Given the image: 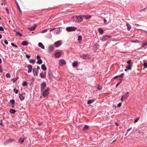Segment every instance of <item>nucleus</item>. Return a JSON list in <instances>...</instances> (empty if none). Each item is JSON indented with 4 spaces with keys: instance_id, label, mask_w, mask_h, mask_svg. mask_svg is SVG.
<instances>
[{
    "instance_id": "obj_1",
    "label": "nucleus",
    "mask_w": 147,
    "mask_h": 147,
    "mask_svg": "<svg viewBox=\"0 0 147 147\" xmlns=\"http://www.w3.org/2000/svg\"><path fill=\"white\" fill-rule=\"evenodd\" d=\"M72 20L75 22H77L82 21L83 19L81 17L79 16H76L75 17L73 18Z\"/></svg>"
},
{
    "instance_id": "obj_2",
    "label": "nucleus",
    "mask_w": 147,
    "mask_h": 147,
    "mask_svg": "<svg viewBox=\"0 0 147 147\" xmlns=\"http://www.w3.org/2000/svg\"><path fill=\"white\" fill-rule=\"evenodd\" d=\"M77 29V28L75 26H68L66 27V30L68 32L75 31Z\"/></svg>"
},
{
    "instance_id": "obj_3",
    "label": "nucleus",
    "mask_w": 147,
    "mask_h": 147,
    "mask_svg": "<svg viewBox=\"0 0 147 147\" xmlns=\"http://www.w3.org/2000/svg\"><path fill=\"white\" fill-rule=\"evenodd\" d=\"M42 92V94L43 96H45L48 95L49 93V90L48 89H45V90H42V91H41Z\"/></svg>"
},
{
    "instance_id": "obj_4",
    "label": "nucleus",
    "mask_w": 147,
    "mask_h": 147,
    "mask_svg": "<svg viewBox=\"0 0 147 147\" xmlns=\"http://www.w3.org/2000/svg\"><path fill=\"white\" fill-rule=\"evenodd\" d=\"M25 94L26 93L24 92H23L21 94H20L19 98L21 101H23L24 99Z\"/></svg>"
},
{
    "instance_id": "obj_5",
    "label": "nucleus",
    "mask_w": 147,
    "mask_h": 147,
    "mask_svg": "<svg viewBox=\"0 0 147 147\" xmlns=\"http://www.w3.org/2000/svg\"><path fill=\"white\" fill-rule=\"evenodd\" d=\"M40 91H42L46 86V83L45 82H43L41 84Z\"/></svg>"
},
{
    "instance_id": "obj_6",
    "label": "nucleus",
    "mask_w": 147,
    "mask_h": 147,
    "mask_svg": "<svg viewBox=\"0 0 147 147\" xmlns=\"http://www.w3.org/2000/svg\"><path fill=\"white\" fill-rule=\"evenodd\" d=\"M80 57L84 59H87L89 58V55L87 54H83L80 55Z\"/></svg>"
},
{
    "instance_id": "obj_7",
    "label": "nucleus",
    "mask_w": 147,
    "mask_h": 147,
    "mask_svg": "<svg viewBox=\"0 0 147 147\" xmlns=\"http://www.w3.org/2000/svg\"><path fill=\"white\" fill-rule=\"evenodd\" d=\"M61 43L60 41H58L55 42L54 43V45L56 47H59L61 45Z\"/></svg>"
},
{
    "instance_id": "obj_8",
    "label": "nucleus",
    "mask_w": 147,
    "mask_h": 147,
    "mask_svg": "<svg viewBox=\"0 0 147 147\" xmlns=\"http://www.w3.org/2000/svg\"><path fill=\"white\" fill-rule=\"evenodd\" d=\"M14 141H15L13 139H11V138L9 140H7V141H6L5 142H4V144L6 145V144H7L12 142H14Z\"/></svg>"
},
{
    "instance_id": "obj_9",
    "label": "nucleus",
    "mask_w": 147,
    "mask_h": 147,
    "mask_svg": "<svg viewBox=\"0 0 147 147\" xmlns=\"http://www.w3.org/2000/svg\"><path fill=\"white\" fill-rule=\"evenodd\" d=\"M54 49V47L52 45H49L48 47V51L49 52H52Z\"/></svg>"
},
{
    "instance_id": "obj_10",
    "label": "nucleus",
    "mask_w": 147,
    "mask_h": 147,
    "mask_svg": "<svg viewBox=\"0 0 147 147\" xmlns=\"http://www.w3.org/2000/svg\"><path fill=\"white\" fill-rule=\"evenodd\" d=\"M27 68L28 69V73H30L32 72V66L31 65L29 64L27 66Z\"/></svg>"
},
{
    "instance_id": "obj_11",
    "label": "nucleus",
    "mask_w": 147,
    "mask_h": 147,
    "mask_svg": "<svg viewBox=\"0 0 147 147\" xmlns=\"http://www.w3.org/2000/svg\"><path fill=\"white\" fill-rule=\"evenodd\" d=\"M61 55V53L59 52H56L54 55L55 57L57 58H59L60 57Z\"/></svg>"
},
{
    "instance_id": "obj_12",
    "label": "nucleus",
    "mask_w": 147,
    "mask_h": 147,
    "mask_svg": "<svg viewBox=\"0 0 147 147\" xmlns=\"http://www.w3.org/2000/svg\"><path fill=\"white\" fill-rule=\"evenodd\" d=\"M59 61L60 65H64L66 64V62L63 59L60 60Z\"/></svg>"
},
{
    "instance_id": "obj_13",
    "label": "nucleus",
    "mask_w": 147,
    "mask_h": 147,
    "mask_svg": "<svg viewBox=\"0 0 147 147\" xmlns=\"http://www.w3.org/2000/svg\"><path fill=\"white\" fill-rule=\"evenodd\" d=\"M109 37L108 36H103L101 39V40L102 42L105 41L107 39L109 38Z\"/></svg>"
},
{
    "instance_id": "obj_14",
    "label": "nucleus",
    "mask_w": 147,
    "mask_h": 147,
    "mask_svg": "<svg viewBox=\"0 0 147 147\" xmlns=\"http://www.w3.org/2000/svg\"><path fill=\"white\" fill-rule=\"evenodd\" d=\"M57 30L56 31H55L54 33V34H59L60 33V31H61V29L60 27H59L57 28Z\"/></svg>"
},
{
    "instance_id": "obj_15",
    "label": "nucleus",
    "mask_w": 147,
    "mask_h": 147,
    "mask_svg": "<svg viewBox=\"0 0 147 147\" xmlns=\"http://www.w3.org/2000/svg\"><path fill=\"white\" fill-rule=\"evenodd\" d=\"M36 68H33L32 69L33 74L34 75L37 76H38V71L36 70Z\"/></svg>"
},
{
    "instance_id": "obj_16",
    "label": "nucleus",
    "mask_w": 147,
    "mask_h": 147,
    "mask_svg": "<svg viewBox=\"0 0 147 147\" xmlns=\"http://www.w3.org/2000/svg\"><path fill=\"white\" fill-rule=\"evenodd\" d=\"M37 25L36 24H35L33 26H32L28 28V29L31 31H32L35 29Z\"/></svg>"
},
{
    "instance_id": "obj_17",
    "label": "nucleus",
    "mask_w": 147,
    "mask_h": 147,
    "mask_svg": "<svg viewBox=\"0 0 147 147\" xmlns=\"http://www.w3.org/2000/svg\"><path fill=\"white\" fill-rule=\"evenodd\" d=\"M127 66H129L130 67H131L132 66L133 64L131 61L130 60L128 61L127 62Z\"/></svg>"
},
{
    "instance_id": "obj_18",
    "label": "nucleus",
    "mask_w": 147,
    "mask_h": 147,
    "mask_svg": "<svg viewBox=\"0 0 147 147\" xmlns=\"http://www.w3.org/2000/svg\"><path fill=\"white\" fill-rule=\"evenodd\" d=\"M40 76L41 78H44L46 77V73L45 72L44 74L42 72L40 74Z\"/></svg>"
},
{
    "instance_id": "obj_19",
    "label": "nucleus",
    "mask_w": 147,
    "mask_h": 147,
    "mask_svg": "<svg viewBox=\"0 0 147 147\" xmlns=\"http://www.w3.org/2000/svg\"><path fill=\"white\" fill-rule=\"evenodd\" d=\"M29 44H30V43H28V42L26 41H23L21 43V45L23 46H27Z\"/></svg>"
},
{
    "instance_id": "obj_20",
    "label": "nucleus",
    "mask_w": 147,
    "mask_h": 147,
    "mask_svg": "<svg viewBox=\"0 0 147 147\" xmlns=\"http://www.w3.org/2000/svg\"><path fill=\"white\" fill-rule=\"evenodd\" d=\"M52 75V74L51 72L50 71H49V73H48V76L49 79L50 80H51L52 79L51 77Z\"/></svg>"
},
{
    "instance_id": "obj_21",
    "label": "nucleus",
    "mask_w": 147,
    "mask_h": 147,
    "mask_svg": "<svg viewBox=\"0 0 147 147\" xmlns=\"http://www.w3.org/2000/svg\"><path fill=\"white\" fill-rule=\"evenodd\" d=\"M41 69L44 71H45L47 69V68L45 64H42L41 66Z\"/></svg>"
},
{
    "instance_id": "obj_22",
    "label": "nucleus",
    "mask_w": 147,
    "mask_h": 147,
    "mask_svg": "<svg viewBox=\"0 0 147 147\" xmlns=\"http://www.w3.org/2000/svg\"><path fill=\"white\" fill-rule=\"evenodd\" d=\"M38 47H41L42 49H45L44 46L41 42H39L38 43Z\"/></svg>"
},
{
    "instance_id": "obj_23",
    "label": "nucleus",
    "mask_w": 147,
    "mask_h": 147,
    "mask_svg": "<svg viewBox=\"0 0 147 147\" xmlns=\"http://www.w3.org/2000/svg\"><path fill=\"white\" fill-rule=\"evenodd\" d=\"M25 138H20L18 140V142H20L21 143H23L25 140Z\"/></svg>"
},
{
    "instance_id": "obj_24",
    "label": "nucleus",
    "mask_w": 147,
    "mask_h": 147,
    "mask_svg": "<svg viewBox=\"0 0 147 147\" xmlns=\"http://www.w3.org/2000/svg\"><path fill=\"white\" fill-rule=\"evenodd\" d=\"M126 26L127 27V30L128 31H129L131 28V26L130 25L129 23L127 22L126 24Z\"/></svg>"
},
{
    "instance_id": "obj_25",
    "label": "nucleus",
    "mask_w": 147,
    "mask_h": 147,
    "mask_svg": "<svg viewBox=\"0 0 147 147\" xmlns=\"http://www.w3.org/2000/svg\"><path fill=\"white\" fill-rule=\"evenodd\" d=\"M94 101V99H89L87 102L88 104H90L92 103Z\"/></svg>"
},
{
    "instance_id": "obj_26",
    "label": "nucleus",
    "mask_w": 147,
    "mask_h": 147,
    "mask_svg": "<svg viewBox=\"0 0 147 147\" xmlns=\"http://www.w3.org/2000/svg\"><path fill=\"white\" fill-rule=\"evenodd\" d=\"M15 2H16V5H17V7L18 8V9H19V10L20 12V13H22V11L20 9V6H19V5H18L17 2L16 1H15Z\"/></svg>"
},
{
    "instance_id": "obj_27",
    "label": "nucleus",
    "mask_w": 147,
    "mask_h": 147,
    "mask_svg": "<svg viewBox=\"0 0 147 147\" xmlns=\"http://www.w3.org/2000/svg\"><path fill=\"white\" fill-rule=\"evenodd\" d=\"M98 30L100 34H103L104 32V31L101 28H98Z\"/></svg>"
},
{
    "instance_id": "obj_28",
    "label": "nucleus",
    "mask_w": 147,
    "mask_h": 147,
    "mask_svg": "<svg viewBox=\"0 0 147 147\" xmlns=\"http://www.w3.org/2000/svg\"><path fill=\"white\" fill-rule=\"evenodd\" d=\"M29 62L30 63L34 65L35 63V61L34 59H30L29 60Z\"/></svg>"
},
{
    "instance_id": "obj_29",
    "label": "nucleus",
    "mask_w": 147,
    "mask_h": 147,
    "mask_svg": "<svg viewBox=\"0 0 147 147\" xmlns=\"http://www.w3.org/2000/svg\"><path fill=\"white\" fill-rule=\"evenodd\" d=\"M89 128V125H85L84 126V127L83 128V129L84 131L87 130Z\"/></svg>"
},
{
    "instance_id": "obj_30",
    "label": "nucleus",
    "mask_w": 147,
    "mask_h": 147,
    "mask_svg": "<svg viewBox=\"0 0 147 147\" xmlns=\"http://www.w3.org/2000/svg\"><path fill=\"white\" fill-rule=\"evenodd\" d=\"M143 66L144 67V69L147 68V62H144L143 64Z\"/></svg>"
},
{
    "instance_id": "obj_31",
    "label": "nucleus",
    "mask_w": 147,
    "mask_h": 147,
    "mask_svg": "<svg viewBox=\"0 0 147 147\" xmlns=\"http://www.w3.org/2000/svg\"><path fill=\"white\" fill-rule=\"evenodd\" d=\"M42 63V60L41 59H38L37 61L36 62V63L40 65Z\"/></svg>"
},
{
    "instance_id": "obj_32",
    "label": "nucleus",
    "mask_w": 147,
    "mask_h": 147,
    "mask_svg": "<svg viewBox=\"0 0 147 147\" xmlns=\"http://www.w3.org/2000/svg\"><path fill=\"white\" fill-rule=\"evenodd\" d=\"M16 111L14 109H11L9 110V112L12 114H14L16 112Z\"/></svg>"
},
{
    "instance_id": "obj_33",
    "label": "nucleus",
    "mask_w": 147,
    "mask_h": 147,
    "mask_svg": "<svg viewBox=\"0 0 147 147\" xmlns=\"http://www.w3.org/2000/svg\"><path fill=\"white\" fill-rule=\"evenodd\" d=\"M72 65L74 67H75L77 66L78 65V63L74 61L72 63Z\"/></svg>"
},
{
    "instance_id": "obj_34",
    "label": "nucleus",
    "mask_w": 147,
    "mask_h": 147,
    "mask_svg": "<svg viewBox=\"0 0 147 147\" xmlns=\"http://www.w3.org/2000/svg\"><path fill=\"white\" fill-rule=\"evenodd\" d=\"M16 34L18 36H22V34L19 32H16Z\"/></svg>"
},
{
    "instance_id": "obj_35",
    "label": "nucleus",
    "mask_w": 147,
    "mask_h": 147,
    "mask_svg": "<svg viewBox=\"0 0 147 147\" xmlns=\"http://www.w3.org/2000/svg\"><path fill=\"white\" fill-rule=\"evenodd\" d=\"M131 67H130L129 66H127L126 67V69H125V71H127L128 70H131Z\"/></svg>"
},
{
    "instance_id": "obj_36",
    "label": "nucleus",
    "mask_w": 147,
    "mask_h": 147,
    "mask_svg": "<svg viewBox=\"0 0 147 147\" xmlns=\"http://www.w3.org/2000/svg\"><path fill=\"white\" fill-rule=\"evenodd\" d=\"M122 79H120V81H119L116 84V87H117L120 84L121 82H122Z\"/></svg>"
},
{
    "instance_id": "obj_37",
    "label": "nucleus",
    "mask_w": 147,
    "mask_h": 147,
    "mask_svg": "<svg viewBox=\"0 0 147 147\" xmlns=\"http://www.w3.org/2000/svg\"><path fill=\"white\" fill-rule=\"evenodd\" d=\"M122 96L123 97V99L125 100L126 99L128 96V95H126L125 94H124Z\"/></svg>"
},
{
    "instance_id": "obj_38",
    "label": "nucleus",
    "mask_w": 147,
    "mask_h": 147,
    "mask_svg": "<svg viewBox=\"0 0 147 147\" xmlns=\"http://www.w3.org/2000/svg\"><path fill=\"white\" fill-rule=\"evenodd\" d=\"M82 37L81 35H79L78 36V40L79 41H81L82 40Z\"/></svg>"
},
{
    "instance_id": "obj_39",
    "label": "nucleus",
    "mask_w": 147,
    "mask_h": 147,
    "mask_svg": "<svg viewBox=\"0 0 147 147\" xmlns=\"http://www.w3.org/2000/svg\"><path fill=\"white\" fill-rule=\"evenodd\" d=\"M131 43H138L140 42V41L138 40H135L131 41Z\"/></svg>"
},
{
    "instance_id": "obj_40",
    "label": "nucleus",
    "mask_w": 147,
    "mask_h": 147,
    "mask_svg": "<svg viewBox=\"0 0 147 147\" xmlns=\"http://www.w3.org/2000/svg\"><path fill=\"white\" fill-rule=\"evenodd\" d=\"M10 102L11 105H13L15 104V100L13 99H11L10 101Z\"/></svg>"
},
{
    "instance_id": "obj_41",
    "label": "nucleus",
    "mask_w": 147,
    "mask_h": 147,
    "mask_svg": "<svg viewBox=\"0 0 147 147\" xmlns=\"http://www.w3.org/2000/svg\"><path fill=\"white\" fill-rule=\"evenodd\" d=\"M147 45V42H146L142 44V48H144Z\"/></svg>"
},
{
    "instance_id": "obj_42",
    "label": "nucleus",
    "mask_w": 147,
    "mask_h": 147,
    "mask_svg": "<svg viewBox=\"0 0 147 147\" xmlns=\"http://www.w3.org/2000/svg\"><path fill=\"white\" fill-rule=\"evenodd\" d=\"M27 84H28L27 82H26L25 81L23 82V83L22 84V85L23 86H27Z\"/></svg>"
},
{
    "instance_id": "obj_43",
    "label": "nucleus",
    "mask_w": 147,
    "mask_h": 147,
    "mask_svg": "<svg viewBox=\"0 0 147 147\" xmlns=\"http://www.w3.org/2000/svg\"><path fill=\"white\" fill-rule=\"evenodd\" d=\"M13 91L16 94L18 93L19 90L16 89L15 88H14L13 89Z\"/></svg>"
},
{
    "instance_id": "obj_44",
    "label": "nucleus",
    "mask_w": 147,
    "mask_h": 147,
    "mask_svg": "<svg viewBox=\"0 0 147 147\" xmlns=\"http://www.w3.org/2000/svg\"><path fill=\"white\" fill-rule=\"evenodd\" d=\"M6 77L7 78H9L11 77L9 73H7V74H6Z\"/></svg>"
},
{
    "instance_id": "obj_45",
    "label": "nucleus",
    "mask_w": 147,
    "mask_h": 147,
    "mask_svg": "<svg viewBox=\"0 0 147 147\" xmlns=\"http://www.w3.org/2000/svg\"><path fill=\"white\" fill-rule=\"evenodd\" d=\"M47 30L48 29H47L44 30L41 32V33H44L46 32L47 31Z\"/></svg>"
},
{
    "instance_id": "obj_46",
    "label": "nucleus",
    "mask_w": 147,
    "mask_h": 147,
    "mask_svg": "<svg viewBox=\"0 0 147 147\" xmlns=\"http://www.w3.org/2000/svg\"><path fill=\"white\" fill-rule=\"evenodd\" d=\"M94 46L97 49L99 47V45L98 44H94Z\"/></svg>"
},
{
    "instance_id": "obj_47",
    "label": "nucleus",
    "mask_w": 147,
    "mask_h": 147,
    "mask_svg": "<svg viewBox=\"0 0 147 147\" xmlns=\"http://www.w3.org/2000/svg\"><path fill=\"white\" fill-rule=\"evenodd\" d=\"M11 45L13 47H15L16 48H17L18 47V46H17V45H15L13 43H11Z\"/></svg>"
},
{
    "instance_id": "obj_48",
    "label": "nucleus",
    "mask_w": 147,
    "mask_h": 147,
    "mask_svg": "<svg viewBox=\"0 0 147 147\" xmlns=\"http://www.w3.org/2000/svg\"><path fill=\"white\" fill-rule=\"evenodd\" d=\"M139 117H137L135 119L134 121V122L136 123V122H137L138 121V120L139 119Z\"/></svg>"
},
{
    "instance_id": "obj_49",
    "label": "nucleus",
    "mask_w": 147,
    "mask_h": 147,
    "mask_svg": "<svg viewBox=\"0 0 147 147\" xmlns=\"http://www.w3.org/2000/svg\"><path fill=\"white\" fill-rule=\"evenodd\" d=\"M40 55H37L36 58L37 59H38H38H40Z\"/></svg>"
},
{
    "instance_id": "obj_50",
    "label": "nucleus",
    "mask_w": 147,
    "mask_h": 147,
    "mask_svg": "<svg viewBox=\"0 0 147 147\" xmlns=\"http://www.w3.org/2000/svg\"><path fill=\"white\" fill-rule=\"evenodd\" d=\"M91 17H92V16H90L88 17H86L85 19L86 20H88V19H90V18H91Z\"/></svg>"
},
{
    "instance_id": "obj_51",
    "label": "nucleus",
    "mask_w": 147,
    "mask_h": 147,
    "mask_svg": "<svg viewBox=\"0 0 147 147\" xmlns=\"http://www.w3.org/2000/svg\"><path fill=\"white\" fill-rule=\"evenodd\" d=\"M119 77L123 78L124 76V74L123 73L121 74L120 75H119Z\"/></svg>"
},
{
    "instance_id": "obj_52",
    "label": "nucleus",
    "mask_w": 147,
    "mask_h": 147,
    "mask_svg": "<svg viewBox=\"0 0 147 147\" xmlns=\"http://www.w3.org/2000/svg\"><path fill=\"white\" fill-rule=\"evenodd\" d=\"M4 28L2 26H0V30L1 31H3L4 30Z\"/></svg>"
},
{
    "instance_id": "obj_53",
    "label": "nucleus",
    "mask_w": 147,
    "mask_h": 147,
    "mask_svg": "<svg viewBox=\"0 0 147 147\" xmlns=\"http://www.w3.org/2000/svg\"><path fill=\"white\" fill-rule=\"evenodd\" d=\"M121 103H119L117 105V107L119 108L121 107Z\"/></svg>"
},
{
    "instance_id": "obj_54",
    "label": "nucleus",
    "mask_w": 147,
    "mask_h": 147,
    "mask_svg": "<svg viewBox=\"0 0 147 147\" xmlns=\"http://www.w3.org/2000/svg\"><path fill=\"white\" fill-rule=\"evenodd\" d=\"M26 56L27 58H29L30 57V55L28 54H26Z\"/></svg>"
},
{
    "instance_id": "obj_55",
    "label": "nucleus",
    "mask_w": 147,
    "mask_h": 147,
    "mask_svg": "<svg viewBox=\"0 0 147 147\" xmlns=\"http://www.w3.org/2000/svg\"><path fill=\"white\" fill-rule=\"evenodd\" d=\"M97 88L98 90H101L102 88L100 87H99V86H98L97 87Z\"/></svg>"
},
{
    "instance_id": "obj_56",
    "label": "nucleus",
    "mask_w": 147,
    "mask_h": 147,
    "mask_svg": "<svg viewBox=\"0 0 147 147\" xmlns=\"http://www.w3.org/2000/svg\"><path fill=\"white\" fill-rule=\"evenodd\" d=\"M4 42L6 45H7L8 44V41L6 40H5Z\"/></svg>"
},
{
    "instance_id": "obj_57",
    "label": "nucleus",
    "mask_w": 147,
    "mask_h": 147,
    "mask_svg": "<svg viewBox=\"0 0 147 147\" xmlns=\"http://www.w3.org/2000/svg\"><path fill=\"white\" fill-rule=\"evenodd\" d=\"M119 77V75L117 76H115L114 77V78H113V79H116L118 78Z\"/></svg>"
},
{
    "instance_id": "obj_58",
    "label": "nucleus",
    "mask_w": 147,
    "mask_h": 147,
    "mask_svg": "<svg viewBox=\"0 0 147 147\" xmlns=\"http://www.w3.org/2000/svg\"><path fill=\"white\" fill-rule=\"evenodd\" d=\"M132 128L131 127L129 128L127 130V133H128V132L129 131L131 130V129Z\"/></svg>"
},
{
    "instance_id": "obj_59",
    "label": "nucleus",
    "mask_w": 147,
    "mask_h": 147,
    "mask_svg": "<svg viewBox=\"0 0 147 147\" xmlns=\"http://www.w3.org/2000/svg\"><path fill=\"white\" fill-rule=\"evenodd\" d=\"M52 28V29H51L50 30V32L52 31H53V30H54L55 29H56V28Z\"/></svg>"
},
{
    "instance_id": "obj_60",
    "label": "nucleus",
    "mask_w": 147,
    "mask_h": 147,
    "mask_svg": "<svg viewBox=\"0 0 147 147\" xmlns=\"http://www.w3.org/2000/svg\"><path fill=\"white\" fill-rule=\"evenodd\" d=\"M6 11H7V13L8 14L9 13L8 9L7 8H6Z\"/></svg>"
},
{
    "instance_id": "obj_61",
    "label": "nucleus",
    "mask_w": 147,
    "mask_h": 147,
    "mask_svg": "<svg viewBox=\"0 0 147 147\" xmlns=\"http://www.w3.org/2000/svg\"><path fill=\"white\" fill-rule=\"evenodd\" d=\"M16 81V80H15L14 78H13L12 79V81L14 83Z\"/></svg>"
},
{
    "instance_id": "obj_62",
    "label": "nucleus",
    "mask_w": 147,
    "mask_h": 147,
    "mask_svg": "<svg viewBox=\"0 0 147 147\" xmlns=\"http://www.w3.org/2000/svg\"><path fill=\"white\" fill-rule=\"evenodd\" d=\"M0 124L2 126H3L4 125L3 124V122L1 121V122H0Z\"/></svg>"
},
{
    "instance_id": "obj_63",
    "label": "nucleus",
    "mask_w": 147,
    "mask_h": 147,
    "mask_svg": "<svg viewBox=\"0 0 147 147\" xmlns=\"http://www.w3.org/2000/svg\"><path fill=\"white\" fill-rule=\"evenodd\" d=\"M42 123H43V122H41L39 123H38V125H41V124H42Z\"/></svg>"
},
{
    "instance_id": "obj_64",
    "label": "nucleus",
    "mask_w": 147,
    "mask_h": 147,
    "mask_svg": "<svg viewBox=\"0 0 147 147\" xmlns=\"http://www.w3.org/2000/svg\"><path fill=\"white\" fill-rule=\"evenodd\" d=\"M123 99H124L123 97L122 96L121 98V101H123Z\"/></svg>"
}]
</instances>
